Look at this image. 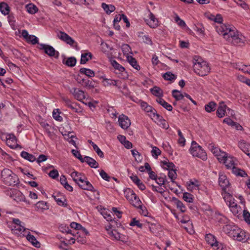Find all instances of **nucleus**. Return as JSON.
Instances as JSON below:
<instances>
[{
    "label": "nucleus",
    "instance_id": "37998d69",
    "mask_svg": "<svg viewBox=\"0 0 250 250\" xmlns=\"http://www.w3.org/2000/svg\"><path fill=\"white\" fill-rule=\"evenodd\" d=\"M236 227L237 226L232 224H228L223 227V231L230 237V233L234 231L233 229H234V227Z\"/></svg>",
    "mask_w": 250,
    "mask_h": 250
},
{
    "label": "nucleus",
    "instance_id": "f704fd0d",
    "mask_svg": "<svg viewBox=\"0 0 250 250\" xmlns=\"http://www.w3.org/2000/svg\"><path fill=\"white\" fill-rule=\"evenodd\" d=\"M25 235L26 236L27 239L29 241L31 242L34 246L36 247H39L40 243L34 235L30 234L27 231Z\"/></svg>",
    "mask_w": 250,
    "mask_h": 250
},
{
    "label": "nucleus",
    "instance_id": "603ef678",
    "mask_svg": "<svg viewBox=\"0 0 250 250\" xmlns=\"http://www.w3.org/2000/svg\"><path fill=\"white\" fill-rule=\"evenodd\" d=\"M172 96L177 101L182 100L185 96V94H182L181 92L177 90H173L172 91Z\"/></svg>",
    "mask_w": 250,
    "mask_h": 250
},
{
    "label": "nucleus",
    "instance_id": "4c0bfd02",
    "mask_svg": "<svg viewBox=\"0 0 250 250\" xmlns=\"http://www.w3.org/2000/svg\"><path fill=\"white\" fill-rule=\"evenodd\" d=\"M70 175L73 178V180L78 184L82 179L84 177V176L82 175L81 173H79L76 171H74L71 173Z\"/></svg>",
    "mask_w": 250,
    "mask_h": 250
},
{
    "label": "nucleus",
    "instance_id": "3c124183",
    "mask_svg": "<svg viewBox=\"0 0 250 250\" xmlns=\"http://www.w3.org/2000/svg\"><path fill=\"white\" fill-rule=\"evenodd\" d=\"M163 78L166 80L172 81L176 79V76L171 72H167L164 74Z\"/></svg>",
    "mask_w": 250,
    "mask_h": 250
},
{
    "label": "nucleus",
    "instance_id": "a19ab883",
    "mask_svg": "<svg viewBox=\"0 0 250 250\" xmlns=\"http://www.w3.org/2000/svg\"><path fill=\"white\" fill-rule=\"evenodd\" d=\"M0 11L4 15L9 14L10 11L9 7L6 3L4 2L0 3Z\"/></svg>",
    "mask_w": 250,
    "mask_h": 250
},
{
    "label": "nucleus",
    "instance_id": "6ab92c4d",
    "mask_svg": "<svg viewBox=\"0 0 250 250\" xmlns=\"http://www.w3.org/2000/svg\"><path fill=\"white\" fill-rule=\"evenodd\" d=\"M146 24L151 28H156L158 25V21L154 15L151 12L149 13L148 19L146 20Z\"/></svg>",
    "mask_w": 250,
    "mask_h": 250
},
{
    "label": "nucleus",
    "instance_id": "bf43d9fd",
    "mask_svg": "<svg viewBox=\"0 0 250 250\" xmlns=\"http://www.w3.org/2000/svg\"><path fill=\"white\" fill-rule=\"evenodd\" d=\"M152 149L151 152L152 156L155 159H157L158 156L161 154V151L158 147L156 146H152Z\"/></svg>",
    "mask_w": 250,
    "mask_h": 250
},
{
    "label": "nucleus",
    "instance_id": "c756f323",
    "mask_svg": "<svg viewBox=\"0 0 250 250\" xmlns=\"http://www.w3.org/2000/svg\"><path fill=\"white\" fill-rule=\"evenodd\" d=\"M138 37L140 38L141 40H142L143 42H144L145 43L149 44V45H152V42L151 41V39L149 37L148 35L145 34L142 32H140L138 33Z\"/></svg>",
    "mask_w": 250,
    "mask_h": 250
},
{
    "label": "nucleus",
    "instance_id": "58836bf2",
    "mask_svg": "<svg viewBox=\"0 0 250 250\" xmlns=\"http://www.w3.org/2000/svg\"><path fill=\"white\" fill-rule=\"evenodd\" d=\"M59 229L61 232L63 233L71 234L72 235H75L74 231H72L69 228V227L64 225H61L59 226Z\"/></svg>",
    "mask_w": 250,
    "mask_h": 250
},
{
    "label": "nucleus",
    "instance_id": "473e14b6",
    "mask_svg": "<svg viewBox=\"0 0 250 250\" xmlns=\"http://www.w3.org/2000/svg\"><path fill=\"white\" fill-rule=\"evenodd\" d=\"M130 178L141 190H143L146 188L145 185L136 175H132Z\"/></svg>",
    "mask_w": 250,
    "mask_h": 250
},
{
    "label": "nucleus",
    "instance_id": "423d86ee",
    "mask_svg": "<svg viewBox=\"0 0 250 250\" xmlns=\"http://www.w3.org/2000/svg\"><path fill=\"white\" fill-rule=\"evenodd\" d=\"M234 27L230 25L225 24H219L216 26V32L226 40H228L230 38L229 36Z\"/></svg>",
    "mask_w": 250,
    "mask_h": 250
},
{
    "label": "nucleus",
    "instance_id": "e433bc0d",
    "mask_svg": "<svg viewBox=\"0 0 250 250\" xmlns=\"http://www.w3.org/2000/svg\"><path fill=\"white\" fill-rule=\"evenodd\" d=\"M21 155L22 158L31 162H33L36 160V157L33 155L24 151L21 152Z\"/></svg>",
    "mask_w": 250,
    "mask_h": 250
},
{
    "label": "nucleus",
    "instance_id": "a18cd8bd",
    "mask_svg": "<svg viewBox=\"0 0 250 250\" xmlns=\"http://www.w3.org/2000/svg\"><path fill=\"white\" fill-rule=\"evenodd\" d=\"M80 72L81 74H84L89 77H93L95 75L94 71L90 69L82 68L80 69Z\"/></svg>",
    "mask_w": 250,
    "mask_h": 250
},
{
    "label": "nucleus",
    "instance_id": "13d9d810",
    "mask_svg": "<svg viewBox=\"0 0 250 250\" xmlns=\"http://www.w3.org/2000/svg\"><path fill=\"white\" fill-rule=\"evenodd\" d=\"M228 155L229 154L226 153L225 152L220 151V152L219 153V154H218L216 156L220 162L224 163Z\"/></svg>",
    "mask_w": 250,
    "mask_h": 250
},
{
    "label": "nucleus",
    "instance_id": "2f4dec72",
    "mask_svg": "<svg viewBox=\"0 0 250 250\" xmlns=\"http://www.w3.org/2000/svg\"><path fill=\"white\" fill-rule=\"evenodd\" d=\"M205 239L206 242L211 246H216L217 241L214 235L211 234H208L206 235Z\"/></svg>",
    "mask_w": 250,
    "mask_h": 250
},
{
    "label": "nucleus",
    "instance_id": "aec40b11",
    "mask_svg": "<svg viewBox=\"0 0 250 250\" xmlns=\"http://www.w3.org/2000/svg\"><path fill=\"white\" fill-rule=\"evenodd\" d=\"M6 144L12 148L17 147L18 145L17 144V139L13 134H9L7 135Z\"/></svg>",
    "mask_w": 250,
    "mask_h": 250
},
{
    "label": "nucleus",
    "instance_id": "8fccbe9b",
    "mask_svg": "<svg viewBox=\"0 0 250 250\" xmlns=\"http://www.w3.org/2000/svg\"><path fill=\"white\" fill-rule=\"evenodd\" d=\"M102 215L103 217L108 221H111L113 220V217L111 215L109 211L104 208L101 212Z\"/></svg>",
    "mask_w": 250,
    "mask_h": 250
},
{
    "label": "nucleus",
    "instance_id": "052dcab7",
    "mask_svg": "<svg viewBox=\"0 0 250 250\" xmlns=\"http://www.w3.org/2000/svg\"><path fill=\"white\" fill-rule=\"evenodd\" d=\"M122 50L124 55H126L127 58V56L131 53V48L130 46L127 44H124L122 46Z\"/></svg>",
    "mask_w": 250,
    "mask_h": 250
},
{
    "label": "nucleus",
    "instance_id": "f3484780",
    "mask_svg": "<svg viewBox=\"0 0 250 250\" xmlns=\"http://www.w3.org/2000/svg\"><path fill=\"white\" fill-rule=\"evenodd\" d=\"M219 184L222 188V190L224 191V194L226 191V189L229 186V183L228 179L227 178L226 176L223 173H219V177L218 180Z\"/></svg>",
    "mask_w": 250,
    "mask_h": 250
},
{
    "label": "nucleus",
    "instance_id": "680f3d73",
    "mask_svg": "<svg viewBox=\"0 0 250 250\" xmlns=\"http://www.w3.org/2000/svg\"><path fill=\"white\" fill-rule=\"evenodd\" d=\"M42 126L43 127V128L45 129V131L47 133L48 136L51 137L52 135V133L51 131V126H50L48 124L42 122L41 123Z\"/></svg>",
    "mask_w": 250,
    "mask_h": 250
},
{
    "label": "nucleus",
    "instance_id": "6e6d98bb",
    "mask_svg": "<svg viewBox=\"0 0 250 250\" xmlns=\"http://www.w3.org/2000/svg\"><path fill=\"white\" fill-rule=\"evenodd\" d=\"M173 214L179 222L185 224L189 221V218L187 216L180 217L175 213Z\"/></svg>",
    "mask_w": 250,
    "mask_h": 250
},
{
    "label": "nucleus",
    "instance_id": "393cba45",
    "mask_svg": "<svg viewBox=\"0 0 250 250\" xmlns=\"http://www.w3.org/2000/svg\"><path fill=\"white\" fill-rule=\"evenodd\" d=\"M236 159L235 158L228 155L223 163L228 169H231L236 165Z\"/></svg>",
    "mask_w": 250,
    "mask_h": 250
},
{
    "label": "nucleus",
    "instance_id": "774afa93",
    "mask_svg": "<svg viewBox=\"0 0 250 250\" xmlns=\"http://www.w3.org/2000/svg\"><path fill=\"white\" fill-rule=\"evenodd\" d=\"M183 198L187 202L192 203L193 202V195L189 193H184L183 194Z\"/></svg>",
    "mask_w": 250,
    "mask_h": 250
},
{
    "label": "nucleus",
    "instance_id": "1a4fd4ad",
    "mask_svg": "<svg viewBox=\"0 0 250 250\" xmlns=\"http://www.w3.org/2000/svg\"><path fill=\"white\" fill-rule=\"evenodd\" d=\"M233 29L229 36L230 38L227 41L234 44L241 45L244 43L245 41V37L239 34L235 28H233Z\"/></svg>",
    "mask_w": 250,
    "mask_h": 250
},
{
    "label": "nucleus",
    "instance_id": "f8f14e48",
    "mask_svg": "<svg viewBox=\"0 0 250 250\" xmlns=\"http://www.w3.org/2000/svg\"><path fill=\"white\" fill-rule=\"evenodd\" d=\"M57 36L60 40L70 45L74 46V44H76V45H77V43L74 40L64 32L61 31L58 32Z\"/></svg>",
    "mask_w": 250,
    "mask_h": 250
},
{
    "label": "nucleus",
    "instance_id": "c9c22d12",
    "mask_svg": "<svg viewBox=\"0 0 250 250\" xmlns=\"http://www.w3.org/2000/svg\"><path fill=\"white\" fill-rule=\"evenodd\" d=\"M156 101L167 110L171 111L172 110V106L161 97L158 98Z\"/></svg>",
    "mask_w": 250,
    "mask_h": 250
},
{
    "label": "nucleus",
    "instance_id": "5fc2aeb1",
    "mask_svg": "<svg viewBox=\"0 0 250 250\" xmlns=\"http://www.w3.org/2000/svg\"><path fill=\"white\" fill-rule=\"evenodd\" d=\"M151 92L152 93L157 97H161L163 95L162 90L157 86H155L151 89Z\"/></svg>",
    "mask_w": 250,
    "mask_h": 250
},
{
    "label": "nucleus",
    "instance_id": "6e6552de",
    "mask_svg": "<svg viewBox=\"0 0 250 250\" xmlns=\"http://www.w3.org/2000/svg\"><path fill=\"white\" fill-rule=\"evenodd\" d=\"M233 29L229 36L230 38L227 41L234 44L241 45L244 43L245 41V37L239 34L235 28H233Z\"/></svg>",
    "mask_w": 250,
    "mask_h": 250
},
{
    "label": "nucleus",
    "instance_id": "dca6fc26",
    "mask_svg": "<svg viewBox=\"0 0 250 250\" xmlns=\"http://www.w3.org/2000/svg\"><path fill=\"white\" fill-rule=\"evenodd\" d=\"M119 125L123 129H127L131 125V122L127 116L122 114L118 118Z\"/></svg>",
    "mask_w": 250,
    "mask_h": 250
},
{
    "label": "nucleus",
    "instance_id": "9b49d317",
    "mask_svg": "<svg viewBox=\"0 0 250 250\" xmlns=\"http://www.w3.org/2000/svg\"><path fill=\"white\" fill-rule=\"evenodd\" d=\"M227 109L228 111L229 114L230 115H234V112L232 110L230 109L229 108H228L227 105L225 104L224 103L221 102L219 103L218 107L217 109L216 114L217 116L219 118H222L225 115L226 113V109Z\"/></svg>",
    "mask_w": 250,
    "mask_h": 250
},
{
    "label": "nucleus",
    "instance_id": "ea45409f",
    "mask_svg": "<svg viewBox=\"0 0 250 250\" xmlns=\"http://www.w3.org/2000/svg\"><path fill=\"white\" fill-rule=\"evenodd\" d=\"M126 59L127 62L133 68L137 70L140 69V66L137 64V61L135 58H133L131 56H127Z\"/></svg>",
    "mask_w": 250,
    "mask_h": 250
},
{
    "label": "nucleus",
    "instance_id": "4be33fe9",
    "mask_svg": "<svg viewBox=\"0 0 250 250\" xmlns=\"http://www.w3.org/2000/svg\"><path fill=\"white\" fill-rule=\"evenodd\" d=\"M187 189L190 191L196 190L200 186L199 182L196 179L190 180L186 184Z\"/></svg>",
    "mask_w": 250,
    "mask_h": 250
},
{
    "label": "nucleus",
    "instance_id": "39448f33",
    "mask_svg": "<svg viewBox=\"0 0 250 250\" xmlns=\"http://www.w3.org/2000/svg\"><path fill=\"white\" fill-rule=\"evenodd\" d=\"M190 152L193 157H198L203 160H206L207 159L205 151L195 141H192L191 143Z\"/></svg>",
    "mask_w": 250,
    "mask_h": 250
},
{
    "label": "nucleus",
    "instance_id": "0eeeda50",
    "mask_svg": "<svg viewBox=\"0 0 250 250\" xmlns=\"http://www.w3.org/2000/svg\"><path fill=\"white\" fill-rule=\"evenodd\" d=\"M126 199L134 207L141 208L143 211L142 202L133 190L128 189L125 191Z\"/></svg>",
    "mask_w": 250,
    "mask_h": 250
},
{
    "label": "nucleus",
    "instance_id": "49530a36",
    "mask_svg": "<svg viewBox=\"0 0 250 250\" xmlns=\"http://www.w3.org/2000/svg\"><path fill=\"white\" fill-rule=\"evenodd\" d=\"M231 171L233 173L236 175L240 176L242 177H244L245 175H246V172L238 168H237L236 167V165L234 167H232L231 169Z\"/></svg>",
    "mask_w": 250,
    "mask_h": 250
},
{
    "label": "nucleus",
    "instance_id": "a878e982",
    "mask_svg": "<svg viewBox=\"0 0 250 250\" xmlns=\"http://www.w3.org/2000/svg\"><path fill=\"white\" fill-rule=\"evenodd\" d=\"M77 82L82 86L88 89H91L94 87L91 81L87 79L82 78L81 77L78 78Z\"/></svg>",
    "mask_w": 250,
    "mask_h": 250
},
{
    "label": "nucleus",
    "instance_id": "f257e3e1",
    "mask_svg": "<svg viewBox=\"0 0 250 250\" xmlns=\"http://www.w3.org/2000/svg\"><path fill=\"white\" fill-rule=\"evenodd\" d=\"M0 178L3 183L8 186H15L19 181L17 175L8 168H4L1 171Z\"/></svg>",
    "mask_w": 250,
    "mask_h": 250
},
{
    "label": "nucleus",
    "instance_id": "ddd939ff",
    "mask_svg": "<svg viewBox=\"0 0 250 250\" xmlns=\"http://www.w3.org/2000/svg\"><path fill=\"white\" fill-rule=\"evenodd\" d=\"M39 48L43 50L44 52L50 57H58L59 56V52L56 51L52 46L49 45L40 44Z\"/></svg>",
    "mask_w": 250,
    "mask_h": 250
},
{
    "label": "nucleus",
    "instance_id": "4d7b16f0",
    "mask_svg": "<svg viewBox=\"0 0 250 250\" xmlns=\"http://www.w3.org/2000/svg\"><path fill=\"white\" fill-rule=\"evenodd\" d=\"M131 154L135 158L136 161L138 163L140 162L142 160V157L139 152L136 149H132L131 150Z\"/></svg>",
    "mask_w": 250,
    "mask_h": 250
},
{
    "label": "nucleus",
    "instance_id": "09e8293b",
    "mask_svg": "<svg viewBox=\"0 0 250 250\" xmlns=\"http://www.w3.org/2000/svg\"><path fill=\"white\" fill-rule=\"evenodd\" d=\"M26 8L28 12L31 14L36 13L38 10L37 6L32 3L27 5Z\"/></svg>",
    "mask_w": 250,
    "mask_h": 250
},
{
    "label": "nucleus",
    "instance_id": "bb28decb",
    "mask_svg": "<svg viewBox=\"0 0 250 250\" xmlns=\"http://www.w3.org/2000/svg\"><path fill=\"white\" fill-rule=\"evenodd\" d=\"M36 210L39 212H43L49 208V205L46 202L40 201L35 204Z\"/></svg>",
    "mask_w": 250,
    "mask_h": 250
},
{
    "label": "nucleus",
    "instance_id": "7ed1b4c3",
    "mask_svg": "<svg viewBox=\"0 0 250 250\" xmlns=\"http://www.w3.org/2000/svg\"><path fill=\"white\" fill-rule=\"evenodd\" d=\"M224 199L229 206L230 211L234 215L238 217L241 214L243 211L242 208L237 205L235 199L230 193L225 192L224 194Z\"/></svg>",
    "mask_w": 250,
    "mask_h": 250
},
{
    "label": "nucleus",
    "instance_id": "7c9ffc66",
    "mask_svg": "<svg viewBox=\"0 0 250 250\" xmlns=\"http://www.w3.org/2000/svg\"><path fill=\"white\" fill-rule=\"evenodd\" d=\"M52 197L59 206L65 207L67 206L66 199L62 195H52Z\"/></svg>",
    "mask_w": 250,
    "mask_h": 250
},
{
    "label": "nucleus",
    "instance_id": "5701e85b",
    "mask_svg": "<svg viewBox=\"0 0 250 250\" xmlns=\"http://www.w3.org/2000/svg\"><path fill=\"white\" fill-rule=\"evenodd\" d=\"M78 184L81 188L84 190L92 191L94 188L92 185L86 180L84 176L81 181L78 182Z\"/></svg>",
    "mask_w": 250,
    "mask_h": 250
},
{
    "label": "nucleus",
    "instance_id": "79ce46f5",
    "mask_svg": "<svg viewBox=\"0 0 250 250\" xmlns=\"http://www.w3.org/2000/svg\"><path fill=\"white\" fill-rule=\"evenodd\" d=\"M102 7L107 14H110L115 10V7L112 4L108 5L105 3H103Z\"/></svg>",
    "mask_w": 250,
    "mask_h": 250
},
{
    "label": "nucleus",
    "instance_id": "c85d7f7f",
    "mask_svg": "<svg viewBox=\"0 0 250 250\" xmlns=\"http://www.w3.org/2000/svg\"><path fill=\"white\" fill-rule=\"evenodd\" d=\"M81 162H86L92 168H97L99 166L98 163L94 159L88 156H85Z\"/></svg>",
    "mask_w": 250,
    "mask_h": 250
},
{
    "label": "nucleus",
    "instance_id": "2eb2a0df",
    "mask_svg": "<svg viewBox=\"0 0 250 250\" xmlns=\"http://www.w3.org/2000/svg\"><path fill=\"white\" fill-rule=\"evenodd\" d=\"M108 234L114 239L116 240H120L121 241H125V236L120 233L117 230L113 229L109 226L108 228H106Z\"/></svg>",
    "mask_w": 250,
    "mask_h": 250
},
{
    "label": "nucleus",
    "instance_id": "b1692460",
    "mask_svg": "<svg viewBox=\"0 0 250 250\" xmlns=\"http://www.w3.org/2000/svg\"><path fill=\"white\" fill-rule=\"evenodd\" d=\"M13 199L14 200L17 202H21L23 201L25 202L27 204H30V202L27 200H26L24 195L20 191L15 190L13 192Z\"/></svg>",
    "mask_w": 250,
    "mask_h": 250
},
{
    "label": "nucleus",
    "instance_id": "de8ad7c7",
    "mask_svg": "<svg viewBox=\"0 0 250 250\" xmlns=\"http://www.w3.org/2000/svg\"><path fill=\"white\" fill-rule=\"evenodd\" d=\"M91 57L92 54L90 52L82 54L81 55V59L80 61L81 63H85L89 60L91 59Z\"/></svg>",
    "mask_w": 250,
    "mask_h": 250
},
{
    "label": "nucleus",
    "instance_id": "cd10ccee",
    "mask_svg": "<svg viewBox=\"0 0 250 250\" xmlns=\"http://www.w3.org/2000/svg\"><path fill=\"white\" fill-rule=\"evenodd\" d=\"M238 146L247 155L250 152V144L244 140L239 141Z\"/></svg>",
    "mask_w": 250,
    "mask_h": 250
},
{
    "label": "nucleus",
    "instance_id": "20e7f679",
    "mask_svg": "<svg viewBox=\"0 0 250 250\" xmlns=\"http://www.w3.org/2000/svg\"><path fill=\"white\" fill-rule=\"evenodd\" d=\"M193 67L195 72L202 77L207 75L210 70L208 62L202 59L196 60Z\"/></svg>",
    "mask_w": 250,
    "mask_h": 250
},
{
    "label": "nucleus",
    "instance_id": "72a5a7b5",
    "mask_svg": "<svg viewBox=\"0 0 250 250\" xmlns=\"http://www.w3.org/2000/svg\"><path fill=\"white\" fill-rule=\"evenodd\" d=\"M172 202L176 206L177 208L180 209L182 212H185L186 207L181 201L178 200L175 197H173L172 198Z\"/></svg>",
    "mask_w": 250,
    "mask_h": 250
},
{
    "label": "nucleus",
    "instance_id": "9d476101",
    "mask_svg": "<svg viewBox=\"0 0 250 250\" xmlns=\"http://www.w3.org/2000/svg\"><path fill=\"white\" fill-rule=\"evenodd\" d=\"M234 231L230 233V237L239 241H243L246 239L245 232L238 227H234Z\"/></svg>",
    "mask_w": 250,
    "mask_h": 250
},
{
    "label": "nucleus",
    "instance_id": "e2e57ef3",
    "mask_svg": "<svg viewBox=\"0 0 250 250\" xmlns=\"http://www.w3.org/2000/svg\"><path fill=\"white\" fill-rule=\"evenodd\" d=\"M168 177L171 179V181L172 183L174 182V180L177 177V173L176 172V170L174 168L168 170Z\"/></svg>",
    "mask_w": 250,
    "mask_h": 250
},
{
    "label": "nucleus",
    "instance_id": "4468645a",
    "mask_svg": "<svg viewBox=\"0 0 250 250\" xmlns=\"http://www.w3.org/2000/svg\"><path fill=\"white\" fill-rule=\"evenodd\" d=\"M70 92L75 99L84 103L83 101L85 98L86 95L83 91L74 87L70 89Z\"/></svg>",
    "mask_w": 250,
    "mask_h": 250
},
{
    "label": "nucleus",
    "instance_id": "864d4df0",
    "mask_svg": "<svg viewBox=\"0 0 250 250\" xmlns=\"http://www.w3.org/2000/svg\"><path fill=\"white\" fill-rule=\"evenodd\" d=\"M215 107L216 104L213 102H211L205 105V109L207 112H211L215 110Z\"/></svg>",
    "mask_w": 250,
    "mask_h": 250
},
{
    "label": "nucleus",
    "instance_id": "a211bd4d",
    "mask_svg": "<svg viewBox=\"0 0 250 250\" xmlns=\"http://www.w3.org/2000/svg\"><path fill=\"white\" fill-rule=\"evenodd\" d=\"M103 82H104L105 85H114L116 86L119 89H121L122 86L125 87V85H122V83L120 80H115L109 79L102 77Z\"/></svg>",
    "mask_w": 250,
    "mask_h": 250
},
{
    "label": "nucleus",
    "instance_id": "0e129e2a",
    "mask_svg": "<svg viewBox=\"0 0 250 250\" xmlns=\"http://www.w3.org/2000/svg\"><path fill=\"white\" fill-rule=\"evenodd\" d=\"M112 65L116 70H118L119 72H122L125 70V68L118 63L116 61H113L112 62Z\"/></svg>",
    "mask_w": 250,
    "mask_h": 250
},
{
    "label": "nucleus",
    "instance_id": "f03ea898",
    "mask_svg": "<svg viewBox=\"0 0 250 250\" xmlns=\"http://www.w3.org/2000/svg\"><path fill=\"white\" fill-rule=\"evenodd\" d=\"M9 227L13 234L18 236H25L27 233L24 223L19 219L13 218L12 222L9 225Z\"/></svg>",
    "mask_w": 250,
    "mask_h": 250
},
{
    "label": "nucleus",
    "instance_id": "412c9836",
    "mask_svg": "<svg viewBox=\"0 0 250 250\" xmlns=\"http://www.w3.org/2000/svg\"><path fill=\"white\" fill-rule=\"evenodd\" d=\"M150 117L157 124L162 125L164 128H167L168 125H167L166 121L163 120L162 117L158 114L153 113L152 115H150Z\"/></svg>",
    "mask_w": 250,
    "mask_h": 250
},
{
    "label": "nucleus",
    "instance_id": "338daca9",
    "mask_svg": "<svg viewBox=\"0 0 250 250\" xmlns=\"http://www.w3.org/2000/svg\"><path fill=\"white\" fill-rule=\"evenodd\" d=\"M177 132L178 136L179 137L178 139V143L181 146H184L185 144L186 140L185 138L183 137L182 133L180 130H178Z\"/></svg>",
    "mask_w": 250,
    "mask_h": 250
},
{
    "label": "nucleus",
    "instance_id": "c03bdc74",
    "mask_svg": "<svg viewBox=\"0 0 250 250\" xmlns=\"http://www.w3.org/2000/svg\"><path fill=\"white\" fill-rule=\"evenodd\" d=\"M161 166L163 168L167 170H170L175 167L174 165L169 161H163L161 162Z\"/></svg>",
    "mask_w": 250,
    "mask_h": 250
},
{
    "label": "nucleus",
    "instance_id": "69168bd1",
    "mask_svg": "<svg viewBox=\"0 0 250 250\" xmlns=\"http://www.w3.org/2000/svg\"><path fill=\"white\" fill-rule=\"evenodd\" d=\"M76 59L74 57H70L65 62V64L68 66L73 67L76 63Z\"/></svg>",
    "mask_w": 250,
    "mask_h": 250
}]
</instances>
